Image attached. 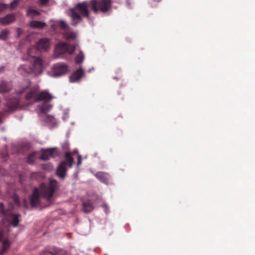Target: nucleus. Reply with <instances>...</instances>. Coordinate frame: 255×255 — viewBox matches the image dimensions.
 <instances>
[{"label": "nucleus", "instance_id": "nucleus-1", "mask_svg": "<svg viewBox=\"0 0 255 255\" xmlns=\"http://www.w3.org/2000/svg\"><path fill=\"white\" fill-rule=\"evenodd\" d=\"M27 51L29 58L26 60V63L21 65L18 68L19 73L23 76H27L29 74L38 75L42 73L43 69V61L40 57L33 56L31 54L32 50Z\"/></svg>", "mask_w": 255, "mask_h": 255}, {"label": "nucleus", "instance_id": "nucleus-2", "mask_svg": "<svg viewBox=\"0 0 255 255\" xmlns=\"http://www.w3.org/2000/svg\"><path fill=\"white\" fill-rule=\"evenodd\" d=\"M58 185L57 181L55 179H49L47 185L42 183L40 186L41 194L43 195L48 201H51L53 194L58 189Z\"/></svg>", "mask_w": 255, "mask_h": 255}, {"label": "nucleus", "instance_id": "nucleus-3", "mask_svg": "<svg viewBox=\"0 0 255 255\" xmlns=\"http://www.w3.org/2000/svg\"><path fill=\"white\" fill-rule=\"evenodd\" d=\"M76 48V45H70L66 42H62L56 45L54 52V57L61 58L62 55L66 52L69 54H72Z\"/></svg>", "mask_w": 255, "mask_h": 255}, {"label": "nucleus", "instance_id": "nucleus-4", "mask_svg": "<svg viewBox=\"0 0 255 255\" xmlns=\"http://www.w3.org/2000/svg\"><path fill=\"white\" fill-rule=\"evenodd\" d=\"M92 7L95 12L99 10L105 12L109 10L111 7V0H92Z\"/></svg>", "mask_w": 255, "mask_h": 255}, {"label": "nucleus", "instance_id": "nucleus-5", "mask_svg": "<svg viewBox=\"0 0 255 255\" xmlns=\"http://www.w3.org/2000/svg\"><path fill=\"white\" fill-rule=\"evenodd\" d=\"M52 73L50 74L51 77L56 78L63 76L68 72V66L64 63H57L52 68Z\"/></svg>", "mask_w": 255, "mask_h": 255}, {"label": "nucleus", "instance_id": "nucleus-6", "mask_svg": "<svg viewBox=\"0 0 255 255\" xmlns=\"http://www.w3.org/2000/svg\"><path fill=\"white\" fill-rule=\"evenodd\" d=\"M58 154L55 147L49 148L42 150L40 158L42 160H49L50 157H54Z\"/></svg>", "mask_w": 255, "mask_h": 255}, {"label": "nucleus", "instance_id": "nucleus-7", "mask_svg": "<svg viewBox=\"0 0 255 255\" xmlns=\"http://www.w3.org/2000/svg\"><path fill=\"white\" fill-rule=\"evenodd\" d=\"M53 105L49 103V102H43L41 105H39L36 109L38 115L41 116L43 114H46L48 113L52 108Z\"/></svg>", "mask_w": 255, "mask_h": 255}, {"label": "nucleus", "instance_id": "nucleus-8", "mask_svg": "<svg viewBox=\"0 0 255 255\" xmlns=\"http://www.w3.org/2000/svg\"><path fill=\"white\" fill-rule=\"evenodd\" d=\"M53 96L47 91L44 90L38 93V97L35 100V102L43 101V102H49L53 99Z\"/></svg>", "mask_w": 255, "mask_h": 255}, {"label": "nucleus", "instance_id": "nucleus-9", "mask_svg": "<svg viewBox=\"0 0 255 255\" xmlns=\"http://www.w3.org/2000/svg\"><path fill=\"white\" fill-rule=\"evenodd\" d=\"M74 9L76 11L80 13L83 16H89V10L86 2H83L77 4Z\"/></svg>", "mask_w": 255, "mask_h": 255}, {"label": "nucleus", "instance_id": "nucleus-10", "mask_svg": "<svg viewBox=\"0 0 255 255\" xmlns=\"http://www.w3.org/2000/svg\"><path fill=\"white\" fill-rule=\"evenodd\" d=\"M50 47V40L47 38H41L37 43V47L40 50L47 51Z\"/></svg>", "mask_w": 255, "mask_h": 255}, {"label": "nucleus", "instance_id": "nucleus-11", "mask_svg": "<svg viewBox=\"0 0 255 255\" xmlns=\"http://www.w3.org/2000/svg\"><path fill=\"white\" fill-rule=\"evenodd\" d=\"M84 75V72L82 69H77L70 76V82L71 83L79 82Z\"/></svg>", "mask_w": 255, "mask_h": 255}, {"label": "nucleus", "instance_id": "nucleus-12", "mask_svg": "<svg viewBox=\"0 0 255 255\" xmlns=\"http://www.w3.org/2000/svg\"><path fill=\"white\" fill-rule=\"evenodd\" d=\"M40 194L38 190L35 188L31 197V205L32 207H37L40 203Z\"/></svg>", "mask_w": 255, "mask_h": 255}, {"label": "nucleus", "instance_id": "nucleus-13", "mask_svg": "<svg viewBox=\"0 0 255 255\" xmlns=\"http://www.w3.org/2000/svg\"><path fill=\"white\" fill-rule=\"evenodd\" d=\"M70 15L72 21V25L76 26L78 23L82 21V17L74 8L70 9Z\"/></svg>", "mask_w": 255, "mask_h": 255}, {"label": "nucleus", "instance_id": "nucleus-14", "mask_svg": "<svg viewBox=\"0 0 255 255\" xmlns=\"http://www.w3.org/2000/svg\"><path fill=\"white\" fill-rule=\"evenodd\" d=\"M15 20V15L13 14H7L0 18V23L3 25L9 24Z\"/></svg>", "mask_w": 255, "mask_h": 255}, {"label": "nucleus", "instance_id": "nucleus-15", "mask_svg": "<svg viewBox=\"0 0 255 255\" xmlns=\"http://www.w3.org/2000/svg\"><path fill=\"white\" fill-rule=\"evenodd\" d=\"M66 168L65 166V162H62L56 170V174L61 178H64L66 176Z\"/></svg>", "mask_w": 255, "mask_h": 255}, {"label": "nucleus", "instance_id": "nucleus-16", "mask_svg": "<svg viewBox=\"0 0 255 255\" xmlns=\"http://www.w3.org/2000/svg\"><path fill=\"white\" fill-rule=\"evenodd\" d=\"M95 176L101 182L106 184L108 183L110 178V176L108 174L103 172H97L95 174Z\"/></svg>", "mask_w": 255, "mask_h": 255}, {"label": "nucleus", "instance_id": "nucleus-17", "mask_svg": "<svg viewBox=\"0 0 255 255\" xmlns=\"http://www.w3.org/2000/svg\"><path fill=\"white\" fill-rule=\"evenodd\" d=\"M63 36L67 40L76 39L77 37V33L72 31L69 28L68 30L63 32Z\"/></svg>", "mask_w": 255, "mask_h": 255}, {"label": "nucleus", "instance_id": "nucleus-18", "mask_svg": "<svg viewBox=\"0 0 255 255\" xmlns=\"http://www.w3.org/2000/svg\"><path fill=\"white\" fill-rule=\"evenodd\" d=\"M38 91L36 89L34 88L31 89L30 91L26 95V99L28 100H32L35 102V100L38 97Z\"/></svg>", "mask_w": 255, "mask_h": 255}, {"label": "nucleus", "instance_id": "nucleus-19", "mask_svg": "<svg viewBox=\"0 0 255 255\" xmlns=\"http://www.w3.org/2000/svg\"><path fill=\"white\" fill-rule=\"evenodd\" d=\"M29 25L34 28L40 29L43 28L46 25V23L40 21L33 20L30 22Z\"/></svg>", "mask_w": 255, "mask_h": 255}, {"label": "nucleus", "instance_id": "nucleus-20", "mask_svg": "<svg viewBox=\"0 0 255 255\" xmlns=\"http://www.w3.org/2000/svg\"><path fill=\"white\" fill-rule=\"evenodd\" d=\"M40 14V13L38 10L33 7H29L27 10V15L31 18L38 16Z\"/></svg>", "mask_w": 255, "mask_h": 255}, {"label": "nucleus", "instance_id": "nucleus-21", "mask_svg": "<svg viewBox=\"0 0 255 255\" xmlns=\"http://www.w3.org/2000/svg\"><path fill=\"white\" fill-rule=\"evenodd\" d=\"M94 209V207L90 201L83 202V210L85 213H89L91 212Z\"/></svg>", "mask_w": 255, "mask_h": 255}, {"label": "nucleus", "instance_id": "nucleus-22", "mask_svg": "<svg viewBox=\"0 0 255 255\" xmlns=\"http://www.w3.org/2000/svg\"><path fill=\"white\" fill-rule=\"evenodd\" d=\"M65 165L67 164L69 167L71 168L72 166L74 160L73 157L71 156L70 152H66L65 155Z\"/></svg>", "mask_w": 255, "mask_h": 255}, {"label": "nucleus", "instance_id": "nucleus-23", "mask_svg": "<svg viewBox=\"0 0 255 255\" xmlns=\"http://www.w3.org/2000/svg\"><path fill=\"white\" fill-rule=\"evenodd\" d=\"M19 214H13L11 216V222L10 224L13 227H15L18 226L19 222Z\"/></svg>", "mask_w": 255, "mask_h": 255}, {"label": "nucleus", "instance_id": "nucleus-24", "mask_svg": "<svg viewBox=\"0 0 255 255\" xmlns=\"http://www.w3.org/2000/svg\"><path fill=\"white\" fill-rule=\"evenodd\" d=\"M8 83L5 81H2L0 84V93L7 92L10 90Z\"/></svg>", "mask_w": 255, "mask_h": 255}, {"label": "nucleus", "instance_id": "nucleus-25", "mask_svg": "<svg viewBox=\"0 0 255 255\" xmlns=\"http://www.w3.org/2000/svg\"><path fill=\"white\" fill-rule=\"evenodd\" d=\"M56 23L59 25L60 28L62 30L64 31V32H65L67 30H68L70 28L68 24L64 20H60L57 21Z\"/></svg>", "mask_w": 255, "mask_h": 255}, {"label": "nucleus", "instance_id": "nucleus-26", "mask_svg": "<svg viewBox=\"0 0 255 255\" xmlns=\"http://www.w3.org/2000/svg\"><path fill=\"white\" fill-rule=\"evenodd\" d=\"M10 243L8 240H5L2 243V248L0 250V254L2 255L9 248Z\"/></svg>", "mask_w": 255, "mask_h": 255}, {"label": "nucleus", "instance_id": "nucleus-27", "mask_svg": "<svg viewBox=\"0 0 255 255\" xmlns=\"http://www.w3.org/2000/svg\"><path fill=\"white\" fill-rule=\"evenodd\" d=\"M45 122L47 124L53 126L55 124V120L54 118L50 115L46 116L45 119Z\"/></svg>", "mask_w": 255, "mask_h": 255}, {"label": "nucleus", "instance_id": "nucleus-28", "mask_svg": "<svg viewBox=\"0 0 255 255\" xmlns=\"http://www.w3.org/2000/svg\"><path fill=\"white\" fill-rule=\"evenodd\" d=\"M84 59V55L83 53L80 51L79 53L76 56L75 62L77 64H81Z\"/></svg>", "mask_w": 255, "mask_h": 255}, {"label": "nucleus", "instance_id": "nucleus-29", "mask_svg": "<svg viewBox=\"0 0 255 255\" xmlns=\"http://www.w3.org/2000/svg\"><path fill=\"white\" fill-rule=\"evenodd\" d=\"M9 33V31L6 29L1 30L0 33V39L3 40H6L7 38Z\"/></svg>", "mask_w": 255, "mask_h": 255}, {"label": "nucleus", "instance_id": "nucleus-30", "mask_svg": "<svg viewBox=\"0 0 255 255\" xmlns=\"http://www.w3.org/2000/svg\"><path fill=\"white\" fill-rule=\"evenodd\" d=\"M36 155V152H33L28 155L27 157V162L29 164H32L34 163L35 160V157Z\"/></svg>", "mask_w": 255, "mask_h": 255}, {"label": "nucleus", "instance_id": "nucleus-31", "mask_svg": "<svg viewBox=\"0 0 255 255\" xmlns=\"http://www.w3.org/2000/svg\"><path fill=\"white\" fill-rule=\"evenodd\" d=\"M19 0H13L9 4V7L11 9L15 8L19 3Z\"/></svg>", "mask_w": 255, "mask_h": 255}, {"label": "nucleus", "instance_id": "nucleus-32", "mask_svg": "<svg viewBox=\"0 0 255 255\" xmlns=\"http://www.w3.org/2000/svg\"><path fill=\"white\" fill-rule=\"evenodd\" d=\"M18 107V102L17 100H15V103L13 106L8 105V108L10 111H13L16 110Z\"/></svg>", "mask_w": 255, "mask_h": 255}, {"label": "nucleus", "instance_id": "nucleus-33", "mask_svg": "<svg viewBox=\"0 0 255 255\" xmlns=\"http://www.w3.org/2000/svg\"><path fill=\"white\" fill-rule=\"evenodd\" d=\"M13 198L14 202L17 204V205L19 204V197L18 196L15 194L13 195Z\"/></svg>", "mask_w": 255, "mask_h": 255}, {"label": "nucleus", "instance_id": "nucleus-34", "mask_svg": "<svg viewBox=\"0 0 255 255\" xmlns=\"http://www.w3.org/2000/svg\"><path fill=\"white\" fill-rule=\"evenodd\" d=\"M7 6L5 4L0 3V12L3 11L7 8Z\"/></svg>", "mask_w": 255, "mask_h": 255}, {"label": "nucleus", "instance_id": "nucleus-35", "mask_svg": "<svg viewBox=\"0 0 255 255\" xmlns=\"http://www.w3.org/2000/svg\"><path fill=\"white\" fill-rule=\"evenodd\" d=\"M82 162V156L81 155H78V159H77V166H79Z\"/></svg>", "mask_w": 255, "mask_h": 255}, {"label": "nucleus", "instance_id": "nucleus-36", "mask_svg": "<svg viewBox=\"0 0 255 255\" xmlns=\"http://www.w3.org/2000/svg\"><path fill=\"white\" fill-rule=\"evenodd\" d=\"M4 212V206L2 203H0V214H3Z\"/></svg>", "mask_w": 255, "mask_h": 255}, {"label": "nucleus", "instance_id": "nucleus-37", "mask_svg": "<svg viewBox=\"0 0 255 255\" xmlns=\"http://www.w3.org/2000/svg\"><path fill=\"white\" fill-rule=\"evenodd\" d=\"M49 0H39V2L40 5H44Z\"/></svg>", "mask_w": 255, "mask_h": 255}, {"label": "nucleus", "instance_id": "nucleus-38", "mask_svg": "<svg viewBox=\"0 0 255 255\" xmlns=\"http://www.w3.org/2000/svg\"><path fill=\"white\" fill-rule=\"evenodd\" d=\"M103 208H104L105 212L107 214L109 213L108 208L106 204H104L103 205Z\"/></svg>", "mask_w": 255, "mask_h": 255}, {"label": "nucleus", "instance_id": "nucleus-39", "mask_svg": "<svg viewBox=\"0 0 255 255\" xmlns=\"http://www.w3.org/2000/svg\"><path fill=\"white\" fill-rule=\"evenodd\" d=\"M68 117V112H65L64 113V116L63 117V120H66V119H67Z\"/></svg>", "mask_w": 255, "mask_h": 255}, {"label": "nucleus", "instance_id": "nucleus-40", "mask_svg": "<svg viewBox=\"0 0 255 255\" xmlns=\"http://www.w3.org/2000/svg\"><path fill=\"white\" fill-rule=\"evenodd\" d=\"M149 0V2L152 4V5H153V2H158L159 1H160V0Z\"/></svg>", "mask_w": 255, "mask_h": 255}, {"label": "nucleus", "instance_id": "nucleus-41", "mask_svg": "<svg viewBox=\"0 0 255 255\" xmlns=\"http://www.w3.org/2000/svg\"><path fill=\"white\" fill-rule=\"evenodd\" d=\"M17 32L18 33V35H20V34L21 33V29L20 28H17Z\"/></svg>", "mask_w": 255, "mask_h": 255}, {"label": "nucleus", "instance_id": "nucleus-42", "mask_svg": "<svg viewBox=\"0 0 255 255\" xmlns=\"http://www.w3.org/2000/svg\"><path fill=\"white\" fill-rule=\"evenodd\" d=\"M3 237V233L1 231H0V240H1Z\"/></svg>", "mask_w": 255, "mask_h": 255}, {"label": "nucleus", "instance_id": "nucleus-43", "mask_svg": "<svg viewBox=\"0 0 255 255\" xmlns=\"http://www.w3.org/2000/svg\"><path fill=\"white\" fill-rule=\"evenodd\" d=\"M3 68L0 67V74L3 71Z\"/></svg>", "mask_w": 255, "mask_h": 255}, {"label": "nucleus", "instance_id": "nucleus-44", "mask_svg": "<svg viewBox=\"0 0 255 255\" xmlns=\"http://www.w3.org/2000/svg\"><path fill=\"white\" fill-rule=\"evenodd\" d=\"M93 70H94V68H90L89 69L88 72H91Z\"/></svg>", "mask_w": 255, "mask_h": 255}, {"label": "nucleus", "instance_id": "nucleus-45", "mask_svg": "<svg viewBox=\"0 0 255 255\" xmlns=\"http://www.w3.org/2000/svg\"><path fill=\"white\" fill-rule=\"evenodd\" d=\"M48 166L50 168H52V166H51V164H48Z\"/></svg>", "mask_w": 255, "mask_h": 255}, {"label": "nucleus", "instance_id": "nucleus-46", "mask_svg": "<svg viewBox=\"0 0 255 255\" xmlns=\"http://www.w3.org/2000/svg\"><path fill=\"white\" fill-rule=\"evenodd\" d=\"M22 92H23V90H22V91H19V92H18V94H20V93H22Z\"/></svg>", "mask_w": 255, "mask_h": 255}, {"label": "nucleus", "instance_id": "nucleus-47", "mask_svg": "<svg viewBox=\"0 0 255 255\" xmlns=\"http://www.w3.org/2000/svg\"><path fill=\"white\" fill-rule=\"evenodd\" d=\"M74 152H75V153H77V152H78V150H77V149L75 150L74 151Z\"/></svg>", "mask_w": 255, "mask_h": 255}, {"label": "nucleus", "instance_id": "nucleus-48", "mask_svg": "<svg viewBox=\"0 0 255 255\" xmlns=\"http://www.w3.org/2000/svg\"><path fill=\"white\" fill-rule=\"evenodd\" d=\"M26 82L27 84H29L30 82L29 81H27Z\"/></svg>", "mask_w": 255, "mask_h": 255}, {"label": "nucleus", "instance_id": "nucleus-49", "mask_svg": "<svg viewBox=\"0 0 255 255\" xmlns=\"http://www.w3.org/2000/svg\"><path fill=\"white\" fill-rule=\"evenodd\" d=\"M127 4H128V0H127Z\"/></svg>", "mask_w": 255, "mask_h": 255}]
</instances>
